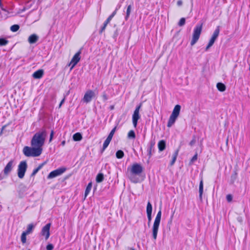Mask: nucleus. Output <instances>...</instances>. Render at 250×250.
I'll list each match as a JSON object with an SVG mask.
<instances>
[{
    "mask_svg": "<svg viewBox=\"0 0 250 250\" xmlns=\"http://www.w3.org/2000/svg\"><path fill=\"white\" fill-rule=\"evenodd\" d=\"M202 23L198 24L196 25L194 28L192 40L190 42V44L191 46L194 45L198 41L202 30Z\"/></svg>",
    "mask_w": 250,
    "mask_h": 250,
    "instance_id": "obj_5",
    "label": "nucleus"
},
{
    "mask_svg": "<svg viewBox=\"0 0 250 250\" xmlns=\"http://www.w3.org/2000/svg\"><path fill=\"white\" fill-rule=\"evenodd\" d=\"M131 9H132V6H131V5H129L127 6V9H126V16L125 17V20H128V18H129V17L130 16Z\"/></svg>",
    "mask_w": 250,
    "mask_h": 250,
    "instance_id": "obj_27",
    "label": "nucleus"
},
{
    "mask_svg": "<svg viewBox=\"0 0 250 250\" xmlns=\"http://www.w3.org/2000/svg\"><path fill=\"white\" fill-rule=\"evenodd\" d=\"M143 171V167L138 164H133L130 169V174L129 176L131 182L136 183L138 182V179L135 177V175H139Z\"/></svg>",
    "mask_w": 250,
    "mask_h": 250,
    "instance_id": "obj_2",
    "label": "nucleus"
},
{
    "mask_svg": "<svg viewBox=\"0 0 250 250\" xmlns=\"http://www.w3.org/2000/svg\"><path fill=\"white\" fill-rule=\"evenodd\" d=\"M8 42V41L5 39L0 38V45L3 46L6 45Z\"/></svg>",
    "mask_w": 250,
    "mask_h": 250,
    "instance_id": "obj_34",
    "label": "nucleus"
},
{
    "mask_svg": "<svg viewBox=\"0 0 250 250\" xmlns=\"http://www.w3.org/2000/svg\"><path fill=\"white\" fill-rule=\"evenodd\" d=\"M38 39L39 37L37 35L34 34L29 37L28 41L30 44H33L36 42Z\"/></svg>",
    "mask_w": 250,
    "mask_h": 250,
    "instance_id": "obj_15",
    "label": "nucleus"
},
{
    "mask_svg": "<svg viewBox=\"0 0 250 250\" xmlns=\"http://www.w3.org/2000/svg\"><path fill=\"white\" fill-rule=\"evenodd\" d=\"M199 192L200 199V200H202V194L203 193V180H201L200 182Z\"/></svg>",
    "mask_w": 250,
    "mask_h": 250,
    "instance_id": "obj_17",
    "label": "nucleus"
},
{
    "mask_svg": "<svg viewBox=\"0 0 250 250\" xmlns=\"http://www.w3.org/2000/svg\"><path fill=\"white\" fill-rule=\"evenodd\" d=\"M13 166L14 160H12L8 163L3 169V173L4 175L7 176L12 171Z\"/></svg>",
    "mask_w": 250,
    "mask_h": 250,
    "instance_id": "obj_13",
    "label": "nucleus"
},
{
    "mask_svg": "<svg viewBox=\"0 0 250 250\" xmlns=\"http://www.w3.org/2000/svg\"><path fill=\"white\" fill-rule=\"evenodd\" d=\"M114 108V106H110V109H113Z\"/></svg>",
    "mask_w": 250,
    "mask_h": 250,
    "instance_id": "obj_48",
    "label": "nucleus"
},
{
    "mask_svg": "<svg viewBox=\"0 0 250 250\" xmlns=\"http://www.w3.org/2000/svg\"><path fill=\"white\" fill-rule=\"evenodd\" d=\"M219 33H220V29H219V27L218 26L214 30V32L212 34V36L211 39H210L208 45L207 46V47L206 48V49H205L206 51L208 50V49L213 45L215 41L218 38Z\"/></svg>",
    "mask_w": 250,
    "mask_h": 250,
    "instance_id": "obj_7",
    "label": "nucleus"
},
{
    "mask_svg": "<svg viewBox=\"0 0 250 250\" xmlns=\"http://www.w3.org/2000/svg\"><path fill=\"white\" fill-rule=\"evenodd\" d=\"M130 250H135L134 249H133V248H131Z\"/></svg>",
    "mask_w": 250,
    "mask_h": 250,
    "instance_id": "obj_51",
    "label": "nucleus"
},
{
    "mask_svg": "<svg viewBox=\"0 0 250 250\" xmlns=\"http://www.w3.org/2000/svg\"><path fill=\"white\" fill-rule=\"evenodd\" d=\"M43 165H44V164H42L40 165L38 167H37L36 168L34 169L32 173L31 174V177L34 176L38 173V172L42 168Z\"/></svg>",
    "mask_w": 250,
    "mask_h": 250,
    "instance_id": "obj_22",
    "label": "nucleus"
},
{
    "mask_svg": "<svg viewBox=\"0 0 250 250\" xmlns=\"http://www.w3.org/2000/svg\"><path fill=\"white\" fill-rule=\"evenodd\" d=\"M54 136V131L53 130H52L50 135V138H49V142H51L52 140L53 137Z\"/></svg>",
    "mask_w": 250,
    "mask_h": 250,
    "instance_id": "obj_41",
    "label": "nucleus"
},
{
    "mask_svg": "<svg viewBox=\"0 0 250 250\" xmlns=\"http://www.w3.org/2000/svg\"><path fill=\"white\" fill-rule=\"evenodd\" d=\"M95 96V93L94 91L91 90H87L83 99V101L86 103H89L92 99V98Z\"/></svg>",
    "mask_w": 250,
    "mask_h": 250,
    "instance_id": "obj_11",
    "label": "nucleus"
},
{
    "mask_svg": "<svg viewBox=\"0 0 250 250\" xmlns=\"http://www.w3.org/2000/svg\"><path fill=\"white\" fill-rule=\"evenodd\" d=\"M152 207L150 202H148L146 206V213H152Z\"/></svg>",
    "mask_w": 250,
    "mask_h": 250,
    "instance_id": "obj_30",
    "label": "nucleus"
},
{
    "mask_svg": "<svg viewBox=\"0 0 250 250\" xmlns=\"http://www.w3.org/2000/svg\"><path fill=\"white\" fill-rule=\"evenodd\" d=\"M186 20L184 18H182L178 23V25L180 26H182L185 24Z\"/></svg>",
    "mask_w": 250,
    "mask_h": 250,
    "instance_id": "obj_36",
    "label": "nucleus"
},
{
    "mask_svg": "<svg viewBox=\"0 0 250 250\" xmlns=\"http://www.w3.org/2000/svg\"><path fill=\"white\" fill-rule=\"evenodd\" d=\"M73 139L75 141H80L82 139V135L80 133H76L73 136Z\"/></svg>",
    "mask_w": 250,
    "mask_h": 250,
    "instance_id": "obj_18",
    "label": "nucleus"
},
{
    "mask_svg": "<svg viewBox=\"0 0 250 250\" xmlns=\"http://www.w3.org/2000/svg\"><path fill=\"white\" fill-rule=\"evenodd\" d=\"M117 10H115L112 14L109 16V17L106 19V20L105 21V23H106L107 24L110 21L112 20V19L114 17V16L116 14Z\"/></svg>",
    "mask_w": 250,
    "mask_h": 250,
    "instance_id": "obj_29",
    "label": "nucleus"
},
{
    "mask_svg": "<svg viewBox=\"0 0 250 250\" xmlns=\"http://www.w3.org/2000/svg\"><path fill=\"white\" fill-rule=\"evenodd\" d=\"M1 5H2V4H1V0H0V7L1 6Z\"/></svg>",
    "mask_w": 250,
    "mask_h": 250,
    "instance_id": "obj_49",
    "label": "nucleus"
},
{
    "mask_svg": "<svg viewBox=\"0 0 250 250\" xmlns=\"http://www.w3.org/2000/svg\"><path fill=\"white\" fill-rule=\"evenodd\" d=\"M91 188H92V183H89L88 184V185L87 186L85 190V192H84L85 197H86L88 195V194H89L90 191L91 189Z\"/></svg>",
    "mask_w": 250,
    "mask_h": 250,
    "instance_id": "obj_26",
    "label": "nucleus"
},
{
    "mask_svg": "<svg viewBox=\"0 0 250 250\" xmlns=\"http://www.w3.org/2000/svg\"><path fill=\"white\" fill-rule=\"evenodd\" d=\"M3 179V177H2L1 175H0V179H1H1Z\"/></svg>",
    "mask_w": 250,
    "mask_h": 250,
    "instance_id": "obj_50",
    "label": "nucleus"
},
{
    "mask_svg": "<svg viewBox=\"0 0 250 250\" xmlns=\"http://www.w3.org/2000/svg\"><path fill=\"white\" fill-rule=\"evenodd\" d=\"M197 154L196 153L190 160V162H189L190 165L192 164L195 161H196L197 160Z\"/></svg>",
    "mask_w": 250,
    "mask_h": 250,
    "instance_id": "obj_37",
    "label": "nucleus"
},
{
    "mask_svg": "<svg viewBox=\"0 0 250 250\" xmlns=\"http://www.w3.org/2000/svg\"><path fill=\"white\" fill-rule=\"evenodd\" d=\"M81 51H79L77 53H76L74 56L73 57L71 62L69 63V66H71L70 70H72L73 67L77 64V63L80 60V54Z\"/></svg>",
    "mask_w": 250,
    "mask_h": 250,
    "instance_id": "obj_10",
    "label": "nucleus"
},
{
    "mask_svg": "<svg viewBox=\"0 0 250 250\" xmlns=\"http://www.w3.org/2000/svg\"><path fill=\"white\" fill-rule=\"evenodd\" d=\"M124 156V153L122 150H118L116 153V156L118 159H122Z\"/></svg>",
    "mask_w": 250,
    "mask_h": 250,
    "instance_id": "obj_28",
    "label": "nucleus"
},
{
    "mask_svg": "<svg viewBox=\"0 0 250 250\" xmlns=\"http://www.w3.org/2000/svg\"><path fill=\"white\" fill-rule=\"evenodd\" d=\"M20 26L18 24H14L11 26L10 30L12 32H16L19 29Z\"/></svg>",
    "mask_w": 250,
    "mask_h": 250,
    "instance_id": "obj_31",
    "label": "nucleus"
},
{
    "mask_svg": "<svg viewBox=\"0 0 250 250\" xmlns=\"http://www.w3.org/2000/svg\"><path fill=\"white\" fill-rule=\"evenodd\" d=\"M102 98L104 101H106L108 99V97L105 93H104L102 95Z\"/></svg>",
    "mask_w": 250,
    "mask_h": 250,
    "instance_id": "obj_42",
    "label": "nucleus"
},
{
    "mask_svg": "<svg viewBox=\"0 0 250 250\" xmlns=\"http://www.w3.org/2000/svg\"><path fill=\"white\" fill-rule=\"evenodd\" d=\"M226 199L228 202H231L232 200V196L230 194H228L226 196Z\"/></svg>",
    "mask_w": 250,
    "mask_h": 250,
    "instance_id": "obj_39",
    "label": "nucleus"
},
{
    "mask_svg": "<svg viewBox=\"0 0 250 250\" xmlns=\"http://www.w3.org/2000/svg\"><path fill=\"white\" fill-rule=\"evenodd\" d=\"M26 235L27 234L24 232H22L21 236V241L23 244H24L26 242Z\"/></svg>",
    "mask_w": 250,
    "mask_h": 250,
    "instance_id": "obj_32",
    "label": "nucleus"
},
{
    "mask_svg": "<svg viewBox=\"0 0 250 250\" xmlns=\"http://www.w3.org/2000/svg\"><path fill=\"white\" fill-rule=\"evenodd\" d=\"M216 86H217L218 90L221 92H223L226 90V86L223 83H217Z\"/></svg>",
    "mask_w": 250,
    "mask_h": 250,
    "instance_id": "obj_20",
    "label": "nucleus"
},
{
    "mask_svg": "<svg viewBox=\"0 0 250 250\" xmlns=\"http://www.w3.org/2000/svg\"><path fill=\"white\" fill-rule=\"evenodd\" d=\"M107 25V24L106 23L104 22L103 26L101 28V29L100 31V34H102V32L105 30Z\"/></svg>",
    "mask_w": 250,
    "mask_h": 250,
    "instance_id": "obj_38",
    "label": "nucleus"
},
{
    "mask_svg": "<svg viewBox=\"0 0 250 250\" xmlns=\"http://www.w3.org/2000/svg\"><path fill=\"white\" fill-rule=\"evenodd\" d=\"M162 212L161 209L157 214L152 226V237L154 240H156L157 237V233L160 224L161 219Z\"/></svg>",
    "mask_w": 250,
    "mask_h": 250,
    "instance_id": "obj_4",
    "label": "nucleus"
},
{
    "mask_svg": "<svg viewBox=\"0 0 250 250\" xmlns=\"http://www.w3.org/2000/svg\"><path fill=\"white\" fill-rule=\"evenodd\" d=\"M5 127V126H3L2 128V130H3Z\"/></svg>",
    "mask_w": 250,
    "mask_h": 250,
    "instance_id": "obj_52",
    "label": "nucleus"
},
{
    "mask_svg": "<svg viewBox=\"0 0 250 250\" xmlns=\"http://www.w3.org/2000/svg\"><path fill=\"white\" fill-rule=\"evenodd\" d=\"M61 144L62 146H64L65 144V141H63L62 143H61Z\"/></svg>",
    "mask_w": 250,
    "mask_h": 250,
    "instance_id": "obj_47",
    "label": "nucleus"
},
{
    "mask_svg": "<svg viewBox=\"0 0 250 250\" xmlns=\"http://www.w3.org/2000/svg\"><path fill=\"white\" fill-rule=\"evenodd\" d=\"M177 4L178 6H180L183 4V1L182 0H179L177 2Z\"/></svg>",
    "mask_w": 250,
    "mask_h": 250,
    "instance_id": "obj_45",
    "label": "nucleus"
},
{
    "mask_svg": "<svg viewBox=\"0 0 250 250\" xmlns=\"http://www.w3.org/2000/svg\"><path fill=\"white\" fill-rule=\"evenodd\" d=\"M65 101V98H63L60 104H59V108H60L62 106V105L63 104V103H64Z\"/></svg>",
    "mask_w": 250,
    "mask_h": 250,
    "instance_id": "obj_46",
    "label": "nucleus"
},
{
    "mask_svg": "<svg viewBox=\"0 0 250 250\" xmlns=\"http://www.w3.org/2000/svg\"><path fill=\"white\" fill-rule=\"evenodd\" d=\"M116 130V126H115V127H114L112 130L111 131V132H110L109 134L108 135V138H109L110 139H112L114 133H115V132Z\"/></svg>",
    "mask_w": 250,
    "mask_h": 250,
    "instance_id": "obj_35",
    "label": "nucleus"
},
{
    "mask_svg": "<svg viewBox=\"0 0 250 250\" xmlns=\"http://www.w3.org/2000/svg\"><path fill=\"white\" fill-rule=\"evenodd\" d=\"M128 137L129 138L134 139L135 138V134L133 130H130L128 133Z\"/></svg>",
    "mask_w": 250,
    "mask_h": 250,
    "instance_id": "obj_33",
    "label": "nucleus"
},
{
    "mask_svg": "<svg viewBox=\"0 0 250 250\" xmlns=\"http://www.w3.org/2000/svg\"><path fill=\"white\" fill-rule=\"evenodd\" d=\"M141 106L142 104L137 106L132 115V123L135 127L137 126L138 120L140 118L139 111Z\"/></svg>",
    "mask_w": 250,
    "mask_h": 250,
    "instance_id": "obj_8",
    "label": "nucleus"
},
{
    "mask_svg": "<svg viewBox=\"0 0 250 250\" xmlns=\"http://www.w3.org/2000/svg\"><path fill=\"white\" fill-rule=\"evenodd\" d=\"M147 216L148 218V224H149L151 221V213L147 214Z\"/></svg>",
    "mask_w": 250,
    "mask_h": 250,
    "instance_id": "obj_44",
    "label": "nucleus"
},
{
    "mask_svg": "<svg viewBox=\"0 0 250 250\" xmlns=\"http://www.w3.org/2000/svg\"><path fill=\"white\" fill-rule=\"evenodd\" d=\"M104 179V174L103 173H99L96 178V181L97 183L102 182Z\"/></svg>",
    "mask_w": 250,
    "mask_h": 250,
    "instance_id": "obj_24",
    "label": "nucleus"
},
{
    "mask_svg": "<svg viewBox=\"0 0 250 250\" xmlns=\"http://www.w3.org/2000/svg\"><path fill=\"white\" fill-rule=\"evenodd\" d=\"M154 145H155V143L154 142H151L150 143V146H149V148H148V153L149 157H151V156L152 155V151H154Z\"/></svg>",
    "mask_w": 250,
    "mask_h": 250,
    "instance_id": "obj_21",
    "label": "nucleus"
},
{
    "mask_svg": "<svg viewBox=\"0 0 250 250\" xmlns=\"http://www.w3.org/2000/svg\"><path fill=\"white\" fill-rule=\"evenodd\" d=\"M51 226L50 223L47 224L44 226L41 231V234L45 237V240H47L50 236V228Z\"/></svg>",
    "mask_w": 250,
    "mask_h": 250,
    "instance_id": "obj_12",
    "label": "nucleus"
},
{
    "mask_svg": "<svg viewBox=\"0 0 250 250\" xmlns=\"http://www.w3.org/2000/svg\"><path fill=\"white\" fill-rule=\"evenodd\" d=\"M180 110L181 106L180 105L177 104L175 106L167 122V126L168 127H170L174 125L180 114Z\"/></svg>",
    "mask_w": 250,
    "mask_h": 250,
    "instance_id": "obj_3",
    "label": "nucleus"
},
{
    "mask_svg": "<svg viewBox=\"0 0 250 250\" xmlns=\"http://www.w3.org/2000/svg\"><path fill=\"white\" fill-rule=\"evenodd\" d=\"M158 146L159 151H163L166 148V142L164 140H161L158 143Z\"/></svg>",
    "mask_w": 250,
    "mask_h": 250,
    "instance_id": "obj_16",
    "label": "nucleus"
},
{
    "mask_svg": "<svg viewBox=\"0 0 250 250\" xmlns=\"http://www.w3.org/2000/svg\"><path fill=\"white\" fill-rule=\"evenodd\" d=\"M54 248V246L52 244H48L46 246V249L47 250H52Z\"/></svg>",
    "mask_w": 250,
    "mask_h": 250,
    "instance_id": "obj_40",
    "label": "nucleus"
},
{
    "mask_svg": "<svg viewBox=\"0 0 250 250\" xmlns=\"http://www.w3.org/2000/svg\"><path fill=\"white\" fill-rule=\"evenodd\" d=\"M27 168V165L26 161L20 162L18 167V176L19 178L22 179Z\"/></svg>",
    "mask_w": 250,
    "mask_h": 250,
    "instance_id": "obj_6",
    "label": "nucleus"
},
{
    "mask_svg": "<svg viewBox=\"0 0 250 250\" xmlns=\"http://www.w3.org/2000/svg\"><path fill=\"white\" fill-rule=\"evenodd\" d=\"M34 228V226L33 224H29L27 226V229L26 230V231H23V232H24L27 235H28L32 232Z\"/></svg>",
    "mask_w": 250,
    "mask_h": 250,
    "instance_id": "obj_19",
    "label": "nucleus"
},
{
    "mask_svg": "<svg viewBox=\"0 0 250 250\" xmlns=\"http://www.w3.org/2000/svg\"><path fill=\"white\" fill-rule=\"evenodd\" d=\"M65 170V168H58L51 171L47 176V179H52L62 175Z\"/></svg>",
    "mask_w": 250,
    "mask_h": 250,
    "instance_id": "obj_9",
    "label": "nucleus"
},
{
    "mask_svg": "<svg viewBox=\"0 0 250 250\" xmlns=\"http://www.w3.org/2000/svg\"><path fill=\"white\" fill-rule=\"evenodd\" d=\"M196 143V140L195 138H193V139L190 142L189 145L190 146H193Z\"/></svg>",
    "mask_w": 250,
    "mask_h": 250,
    "instance_id": "obj_43",
    "label": "nucleus"
},
{
    "mask_svg": "<svg viewBox=\"0 0 250 250\" xmlns=\"http://www.w3.org/2000/svg\"><path fill=\"white\" fill-rule=\"evenodd\" d=\"M47 136V132L45 129L36 133L31 141L32 147L24 146L23 153L26 157H38L42 152V146L44 144Z\"/></svg>",
    "mask_w": 250,
    "mask_h": 250,
    "instance_id": "obj_1",
    "label": "nucleus"
},
{
    "mask_svg": "<svg viewBox=\"0 0 250 250\" xmlns=\"http://www.w3.org/2000/svg\"><path fill=\"white\" fill-rule=\"evenodd\" d=\"M43 75V70L42 69H39L35 71L32 75V76L35 79H41Z\"/></svg>",
    "mask_w": 250,
    "mask_h": 250,
    "instance_id": "obj_14",
    "label": "nucleus"
},
{
    "mask_svg": "<svg viewBox=\"0 0 250 250\" xmlns=\"http://www.w3.org/2000/svg\"><path fill=\"white\" fill-rule=\"evenodd\" d=\"M111 140L112 139H110L109 138L107 137V138L104 141V144H103V151H104L106 149V148L109 145Z\"/></svg>",
    "mask_w": 250,
    "mask_h": 250,
    "instance_id": "obj_23",
    "label": "nucleus"
},
{
    "mask_svg": "<svg viewBox=\"0 0 250 250\" xmlns=\"http://www.w3.org/2000/svg\"><path fill=\"white\" fill-rule=\"evenodd\" d=\"M178 151H179L178 150H177L173 154L172 159L170 162L171 166H172L175 163V162L176 160L178 154Z\"/></svg>",
    "mask_w": 250,
    "mask_h": 250,
    "instance_id": "obj_25",
    "label": "nucleus"
}]
</instances>
